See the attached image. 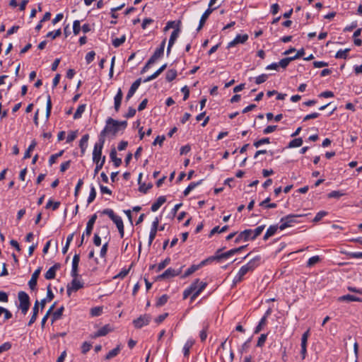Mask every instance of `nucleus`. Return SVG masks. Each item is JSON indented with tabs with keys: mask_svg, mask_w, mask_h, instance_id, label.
Returning a JSON list of instances; mask_svg holds the SVG:
<instances>
[{
	"mask_svg": "<svg viewBox=\"0 0 362 362\" xmlns=\"http://www.w3.org/2000/svg\"><path fill=\"white\" fill-rule=\"evenodd\" d=\"M209 325L206 324L204 325L202 330L199 333V337L202 341H204L207 337V330Z\"/></svg>",
	"mask_w": 362,
	"mask_h": 362,
	"instance_id": "3c124183",
	"label": "nucleus"
},
{
	"mask_svg": "<svg viewBox=\"0 0 362 362\" xmlns=\"http://www.w3.org/2000/svg\"><path fill=\"white\" fill-rule=\"evenodd\" d=\"M61 34H62L61 29H58L55 31L49 32L47 34V37H51L52 39H55L56 37H59L61 35Z\"/></svg>",
	"mask_w": 362,
	"mask_h": 362,
	"instance_id": "bf43d9fd",
	"label": "nucleus"
},
{
	"mask_svg": "<svg viewBox=\"0 0 362 362\" xmlns=\"http://www.w3.org/2000/svg\"><path fill=\"white\" fill-rule=\"evenodd\" d=\"M170 262V258L169 257H167L165 258L163 261H162L161 262H160L158 264V268H157V271L158 272H160L161 271L162 269H163L168 264H169Z\"/></svg>",
	"mask_w": 362,
	"mask_h": 362,
	"instance_id": "603ef678",
	"label": "nucleus"
},
{
	"mask_svg": "<svg viewBox=\"0 0 362 362\" xmlns=\"http://www.w3.org/2000/svg\"><path fill=\"white\" fill-rule=\"evenodd\" d=\"M95 197H96L95 189L94 186L91 185L90 190V194H89V196H88V199H87L88 204H90L91 202H93L94 201V199H95Z\"/></svg>",
	"mask_w": 362,
	"mask_h": 362,
	"instance_id": "a18cd8bd",
	"label": "nucleus"
},
{
	"mask_svg": "<svg viewBox=\"0 0 362 362\" xmlns=\"http://www.w3.org/2000/svg\"><path fill=\"white\" fill-rule=\"evenodd\" d=\"M102 213L103 214L107 215L111 220L116 216L114 211L111 209H105L103 211Z\"/></svg>",
	"mask_w": 362,
	"mask_h": 362,
	"instance_id": "774afa93",
	"label": "nucleus"
},
{
	"mask_svg": "<svg viewBox=\"0 0 362 362\" xmlns=\"http://www.w3.org/2000/svg\"><path fill=\"white\" fill-rule=\"evenodd\" d=\"M177 76V71L175 69H170L166 72L165 78L168 82L173 81Z\"/></svg>",
	"mask_w": 362,
	"mask_h": 362,
	"instance_id": "4c0bfd02",
	"label": "nucleus"
},
{
	"mask_svg": "<svg viewBox=\"0 0 362 362\" xmlns=\"http://www.w3.org/2000/svg\"><path fill=\"white\" fill-rule=\"evenodd\" d=\"M141 82V78H138L136 80L132 85L131 86L127 95H126V100H129L135 93L136 90L139 88L140 84Z\"/></svg>",
	"mask_w": 362,
	"mask_h": 362,
	"instance_id": "6ab92c4d",
	"label": "nucleus"
},
{
	"mask_svg": "<svg viewBox=\"0 0 362 362\" xmlns=\"http://www.w3.org/2000/svg\"><path fill=\"white\" fill-rule=\"evenodd\" d=\"M194 344V341L192 339L187 340V342L183 346V354L185 357L189 356L190 349L192 347Z\"/></svg>",
	"mask_w": 362,
	"mask_h": 362,
	"instance_id": "c85d7f7f",
	"label": "nucleus"
},
{
	"mask_svg": "<svg viewBox=\"0 0 362 362\" xmlns=\"http://www.w3.org/2000/svg\"><path fill=\"white\" fill-rule=\"evenodd\" d=\"M278 228H279V226H278L277 225L270 226L267 230L263 239L266 240L269 237L274 235L276 233Z\"/></svg>",
	"mask_w": 362,
	"mask_h": 362,
	"instance_id": "cd10ccee",
	"label": "nucleus"
},
{
	"mask_svg": "<svg viewBox=\"0 0 362 362\" xmlns=\"http://www.w3.org/2000/svg\"><path fill=\"white\" fill-rule=\"evenodd\" d=\"M89 139V135L88 134H84L79 141V147L81 148V156H83L86 150L88 147V142Z\"/></svg>",
	"mask_w": 362,
	"mask_h": 362,
	"instance_id": "b1692460",
	"label": "nucleus"
},
{
	"mask_svg": "<svg viewBox=\"0 0 362 362\" xmlns=\"http://www.w3.org/2000/svg\"><path fill=\"white\" fill-rule=\"evenodd\" d=\"M249 272H250L245 267V265L242 266L238 274L234 277L233 284L236 285L237 284L241 282L244 279L245 275Z\"/></svg>",
	"mask_w": 362,
	"mask_h": 362,
	"instance_id": "ddd939ff",
	"label": "nucleus"
},
{
	"mask_svg": "<svg viewBox=\"0 0 362 362\" xmlns=\"http://www.w3.org/2000/svg\"><path fill=\"white\" fill-rule=\"evenodd\" d=\"M264 225L257 227L255 230L246 229L240 232L235 240V243H239L240 241H247L249 240H255L257 238L264 230Z\"/></svg>",
	"mask_w": 362,
	"mask_h": 362,
	"instance_id": "f257e3e1",
	"label": "nucleus"
},
{
	"mask_svg": "<svg viewBox=\"0 0 362 362\" xmlns=\"http://www.w3.org/2000/svg\"><path fill=\"white\" fill-rule=\"evenodd\" d=\"M122 97L123 93L122 91V89L119 88L117 90L116 95L114 98V107L116 112H118L119 110Z\"/></svg>",
	"mask_w": 362,
	"mask_h": 362,
	"instance_id": "4be33fe9",
	"label": "nucleus"
},
{
	"mask_svg": "<svg viewBox=\"0 0 362 362\" xmlns=\"http://www.w3.org/2000/svg\"><path fill=\"white\" fill-rule=\"evenodd\" d=\"M83 184V180L82 179H79L78 181V183L75 187V192H74L75 197H76V198L78 197L80 189L82 187Z\"/></svg>",
	"mask_w": 362,
	"mask_h": 362,
	"instance_id": "0e129e2a",
	"label": "nucleus"
},
{
	"mask_svg": "<svg viewBox=\"0 0 362 362\" xmlns=\"http://www.w3.org/2000/svg\"><path fill=\"white\" fill-rule=\"evenodd\" d=\"M96 219H97V215L95 214L88 220V221L86 224V230H85V233L87 236L90 235Z\"/></svg>",
	"mask_w": 362,
	"mask_h": 362,
	"instance_id": "412c9836",
	"label": "nucleus"
},
{
	"mask_svg": "<svg viewBox=\"0 0 362 362\" xmlns=\"http://www.w3.org/2000/svg\"><path fill=\"white\" fill-rule=\"evenodd\" d=\"M168 300V295L166 294H163V296H161L158 299V300L156 301V305L157 307H160L163 305H165L167 301Z\"/></svg>",
	"mask_w": 362,
	"mask_h": 362,
	"instance_id": "49530a36",
	"label": "nucleus"
},
{
	"mask_svg": "<svg viewBox=\"0 0 362 362\" xmlns=\"http://www.w3.org/2000/svg\"><path fill=\"white\" fill-rule=\"evenodd\" d=\"M81 25L80 21L78 20H76L73 23V33L75 35H77L79 34L81 31Z\"/></svg>",
	"mask_w": 362,
	"mask_h": 362,
	"instance_id": "8fccbe9b",
	"label": "nucleus"
},
{
	"mask_svg": "<svg viewBox=\"0 0 362 362\" xmlns=\"http://www.w3.org/2000/svg\"><path fill=\"white\" fill-rule=\"evenodd\" d=\"M341 300L347 301V302H351V301L361 302L362 299H361L360 298L356 297L354 295L347 294V295L341 296Z\"/></svg>",
	"mask_w": 362,
	"mask_h": 362,
	"instance_id": "7c9ffc66",
	"label": "nucleus"
},
{
	"mask_svg": "<svg viewBox=\"0 0 362 362\" xmlns=\"http://www.w3.org/2000/svg\"><path fill=\"white\" fill-rule=\"evenodd\" d=\"M166 202L165 197L160 196L157 200L151 205V209L152 211H156L158 209Z\"/></svg>",
	"mask_w": 362,
	"mask_h": 362,
	"instance_id": "393cba45",
	"label": "nucleus"
},
{
	"mask_svg": "<svg viewBox=\"0 0 362 362\" xmlns=\"http://www.w3.org/2000/svg\"><path fill=\"white\" fill-rule=\"evenodd\" d=\"M38 312H39V302H38V300H36L35 303V305L33 308V315L28 322V326L32 325L35 322L37 317Z\"/></svg>",
	"mask_w": 362,
	"mask_h": 362,
	"instance_id": "a878e982",
	"label": "nucleus"
},
{
	"mask_svg": "<svg viewBox=\"0 0 362 362\" xmlns=\"http://www.w3.org/2000/svg\"><path fill=\"white\" fill-rule=\"evenodd\" d=\"M267 325V320L265 319V317H262L261 320H259V324L257 325V326L255 327V334H257L259 333L262 329L263 327Z\"/></svg>",
	"mask_w": 362,
	"mask_h": 362,
	"instance_id": "c03bdc74",
	"label": "nucleus"
},
{
	"mask_svg": "<svg viewBox=\"0 0 362 362\" xmlns=\"http://www.w3.org/2000/svg\"><path fill=\"white\" fill-rule=\"evenodd\" d=\"M110 157L116 168L119 167L122 164V159L117 157V151L115 148H112L111 150Z\"/></svg>",
	"mask_w": 362,
	"mask_h": 362,
	"instance_id": "bb28decb",
	"label": "nucleus"
},
{
	"mask_svg": "<svg viewBox=\"0 0 362 362\" xmlns=\"http://www.w3.org/2000/svg\"><path fill=\"white\" fill-rule=\"evenodd\" d=\"M52 101L50 95L47 96V107H46V117L48 118L51 114Z\"/></svg>",
	"mask_w": 362,
	"mask_h": 362,
	"instance_id": "6e6d98bb",
	"label": "nucleus"
},
{
	"mask_svg": "<svg viewBox=\"0 0 362 362\" xmlns=\"http://www.w3.org/2000/svg\"><path fill=\"white\" fill-rule=\"evenodd\" d=\"M126 40V36L123 35L119 38H115L112 40V45L115 47H119L120 45H122Z\"/></svg>",
	"mask_w": 362,
	"mask_h": 362,
	"instance_id": "79ce46f5",
	"label": "nucleus"
},
{
	"mask_svg": "<svg viewBox=\"0 0 362 362\" xmlns=\"http://www.w3.org/2000/svg\"><path fill=\"white\" fill-rule=\"evenodd\" d=\"M95 53L94 51H90L88 52L86 55V61L87 64H90V62H92L95 58Z\"/></svg>",
	"mask_w": 362,
	"mask_h": 362,
	"instance_id": "052dcab7",
	"label": "nucleus"
},
{
	"mask_svg": "<svg viewBox=\"0 0 362 362\" xmlns=\"http://www.w3.org/2000/svg\"><path fill=\"white\" fill-rule=\"evenodd\" d=\"M41 272V267L37 268L32 274L31 279L28 281V286L31 290L36 288L37 279Z\"/></svg>",
	"mask_w": 362,
	"mask_h": 362,
	"instance_id": "dca6fc26",
	"label": "nucleus"
},
{
	"mask_svg": "<svg viewBox=\"0 0 362 362\" xmlns=\"http://www.w3.org/2000/svg\"><path fill=\"white\" fill-rule=\"evenodd\" d=\"M180 32V30L177 28L175 29L173 31V33H171V35L170 37L169 42H168V48H167V55L168 56L170 54L171 48L173 46V45L175 44L177 38L178 37Z\"/></svg>",
	"mask_w": 362,
	"mask_h": 362,
	"instance_id": "4468645a",
	"label": "nucleus"
},
{
	"mask_svg": "<svg viewBox=\"0 0 362 362\" xmlns=\"http://www.w3.org/2000/svg\"><path fill=\"white\" fill-rule=\"evenodd\" d=\"M267 334H262L260 335V337H259V339H258V341H257V346H259V347H262L264 344V343H265V341L267 339Z\"/></svg>",
	"mask_w": 362,
	"mask_h": 362,
	"instance_id": "680f3d73",
	"label": "nucleus"
},
{
	"mask_svg": "<svg viewBox=\"0 0 362 362\" xmlns=\"http://www.w3.org/2000/svg\"><path fill=\"white\" fill-rule=\"evenodd\" d=\"M105 142L103 141V139H98V142L95 143L94 145V148L93 151V161H101L102 158V150L103 148Z\"/></svg>",
	"mask_w": 362,
	"mask_h": 362,
	"instance_id": "0eeeda50",
	"label": "nucleus"
},
{
	"mask_svg": "<svg viewBox=\"0 0 362 362\" xmlns=\"http://www.w3.org/2000/svg\"><path fill=\"white\" fill-rule=\"evenodd\" d=\"M261 257L256 256L252 259L249 262L245 264V267L250 272H252L260 264Z\"/></svg>",
	"mask_w": 362,
	"mask_h": 362,
	"instance_id": "f3484780",
	"label": "nucleus"
},
{
	"mask_svg": "<svg viewBox=\"0 0 362 362\" xmlns=\"http://www.w3.org/2000/svg\"><path fill=\"white\" fill-rule=\"evenodd\" d=\"M110 331V329L108 325H105L104 327L99 329L96 332L94 333L93 337H99L105 336Z\"/></svg>",
	"mask_w": 362,
	"mask_h": 362,
	"instance_id": "c756f323",
	"label": "nucleus"
},
{
	"mask_svg": "<svg viewBox=\"0 0 362 362\" xmlns=\"http://www.w3.org/2000/svg\"><path fill=\"white\" fill-rule=\"evenodd\" d=\"M293 60V58H292V57L284 58L281 60H280V62H279V65L281 68L285 69Z\"/></svg>",
	"mask_w": 362,
	"mask_h": 362,
	"instance_id": "de8ad7c7",
	"label": "nucleus"
},
{
	"mask_svg": "<svg viewBox=\"0 0 362 362\" xmlns=\"http://www.w3.org/2000/svg\"><path fill=\"white\" fill-rule=\"evenodd\" d=\"M228 229V226H224L221 228L219 226L214 227L210 232L209 237H211L215 233H221L226 232Z\"/></svg>",
	"mask_w": 362,
	"mask_h": 362,
	"instance_id": "72a5a7b5",
	"label": "nucleus"
},
{
	"mask_svg": "<svg viewBox=\"0 0 362 362\" xmlns=\"http://www.w3.org/2000/svg\"><path fill=\"white\" fill-rule=\"evenodd\" d=\"M182 267H180L177 270H175L173 268H168L162 274L159 275L158 276V279H169L171 277L178 276L182 272Z\"/></svg>",
	"mask_w": 362,
	"mask_h": 362,
	"instance_id": "9b49d317",
	"label": "nucleus"
},
{
	"mask_svg": "<svg viewBox=\"0 0 362 362\" xmlns=\"http://www.w3.org/2000/svg\"><path fill=\"white\" fill-rule=\"evenodd\" d=\"M196 288V284H192L189 288L183 292V299H187L189 296L192 295L193 291Z\"/></svg>",
	"mask_w": 362,
	"mask_h": 362,
	"instance_id": "58836bf2",
	"label": "nucleus"
},
{
	"mask_svg": "<svg viewBox=\"0 0 362 362\" xmlns=\"http://www.w3.org/2000/svg\"><path fill=\"white\" fill-rule=\"evenodd\" d=\"M320 261V257L319 256H313L312 257H310L308 262H307V266L308 267H313L314 266L315 264H317V262H319Z\"/></svg>",
	"mask_w": 362,
	"mask_h": 362,
	"instance_id": "13d9d810",
	"label": "nucleus"
},
{
	"mask_svg": "<svg viewBox=\"0 0 362 362\" xmlns=\"http://www.w3.org/2000/svg\"><path fill=\"white\" fill-rule=\"evenodd\" d=\"M218 6H216L214 7V8H207L204 12V13L202 14V16H201V18H200V21H199V26L197 28V31H199L202 28L203 26L204 25L207 18H209V16H210V14L214 11L216 10Z\"/></svg>",
	"mask_w": 362,
	"mask_h": 362,
	"instance_id": "2eb2a0df",
	"label": "nucleus"
},
{
	"mask_svg": "<svg viewBox=\"0 0 362 362\" xmlns=\"http://www.w3.org/2000/svg\"><path fill=\"white\" fill-rule=\"evenodd\" d=\"M303 144V139L301 138H296L293 140H291L288 147V148H296V147H300Z\"/></svg>",
	"mask_w": 362,
	"mask_h": 362,
	"instance_id": "f704fd0d",
	"label": "nucleus"
},
{
	"mask_svg": "<svg viewBox=\"0 0 362 362\" xmlns=\"http://www.w3.org/2000/svg\"><path fill=\"white\" fill-rule=\"evenodd\" d=\"M119 131V129L118 127L117 120L109 117L106 120L105 128L100 133L99 139H103V141L105 142L106 135L112 134V136H115Z\"/></svg>",
	"mask_w": 362,
	"mask_h": 362,
	"instance_id": "f03ea898",
	"label": "nucleus"
},
{
	"mask_svg": "<svg viewBox=\"0 0 362 362\" xmlns=\"http://www.w3.org/2000/svg\"><path fill=\"white\" fill-rule=\"evenodd\" d=\"M64 310V306H61L59 309H57L56 311L53 312L52 313V322H54L57 320H59V318H61L62 314H63V311Z\"/></svg>",
	"mask_w": 362,
	"mask_h": 362,
	"instance_id": "473e14b6",
	"label": "nucleus"
},
{
	"mask_svg": "<svg viewBox=\"0 0 362 362\" xmlns=\"http://www.w3.org/2000/svg\"><path fill=\"white\" fill-rule=\"evenodd\" d=\"M85 109L86 105H80L74 115V119H76L80 118L83 112L85 111Z\"/></svg>",
	"mask_w": 362,
	"mask_h": 362,
	"instance_id": "ea45409f",
	"label": "nucleus"
},
{
	"mask_svg": "<svg viewBox=\"0 0 362 362\" xmlns=\"http://www.w3.org/2000/svg\"><path fill=\"white\" fill-rule=\"evenodd\" d=\"M166 43V38H165L160 43V47L157 48L153 55L148 59V64H154L163 55L164 49Z\"/></svg>",
	"mask_w": 362,
	"mask_h": 362,
	"instance_id": "423d86ee",
	"label": "nucleus"
},
{
	"mask_svg": "<svg viewBox=\"0 0 362 362\" xmlns=\"http://www.w3.org/2000/svg\"><path fill=\"white\" fill-rule=\"evenodd\" d=\"M245 247V246H240L238 248H235V249H232V250H230L224 253H221L220 255L217 254V255L215 257H213L214 259H226V258H228L229 257L235 255V254H237L239 252H240L241 250H243L244 248ZM221 251V250H218L217 251V253H219V252Z\"/></svg>",
	"mask_w": 362,
	"mask_h": 362,
	"instance_id": "9d476101",
	"label": "nucleus"
},
{
	"mask_svg": "<svg viewBox=\"0 0 362 362\" xmlns=\"http://www.w3.org/2000/svg\"><path fill=\"white\" fill-rule=\"evenodd\" d=\"M248 35H237L236 37L228 44L227 48L236 46L238 44H244L248 40Z\"/></svg>",
	"mask_w": 362,
	"mask_h": 362,
	"instance_id": "f8f14e48",
	"label": "nucleus"
},
{
	"mask_svg": "<svg viewBox=\"0 0 362 362\" xmlns=\"http://www.w3.org/2000/svg\"><path fill=\"white\" fill-rule=\"evenodd\" d=\"M83 287V283L78 279V277H73L70 285L67 286V295L71 296L72 291H77Z\"/></svg>",
	"mask_w": 362,
	"mask_h": 362,
	"instance_id": "6e6552de",
	"label": "nucleus"
},
{
	"mask_svg": "<svg viewBox=\"0 0 362 362\" xmlns=\"http://www.w3.org/2000/svg\"><path fill=\"white\" fill-rule=\"evenodd\" d=\"M61 267L59 263L54 264L52 267H51L47 272L45 274V277L46 279L50 280L55 278L56 272Z\"/></svg>",
	"mask_w": 362,
	"mask_h": 362,
	"instance_id": "a211bd4d",
	"label": "nucleus"
},
{
	"mask_svg": "<svg viewBox=\"0 0 362 362\" xmlns=\"http://www.w3.org/2000/svg\"><path fill=\"white\" fill-rule=\"evenodd\" d=\"M192 284H196V288L193 291L192 295L191 296V302H193L207 286L206 282L201 281L199 279H195Z\"/></svg>",
	"mask_w": 362,
	"mask_h": 362,
	"instance_id": "39448f33",
	"label": "nucleus"
},
{
	"mask_svg": "<svg viewBox=\"0 0 362 362\" xmlns=\"http://www.w3.org/2000/svg\"><path fill=\"white\" fill-rule=\"evenodd\" d=\"M308 336H309V331H307L303 333V334L302 335V337H301V354H302V358L303 359H304L305 358V355H306V346H307V341H308Z\"/></svg>",
	"mask_w": 362,
	"mask_h": 362,
	"instance_id": "aec40b11",
	"label": "nucleus"
},
{
	"mask_svg": "<svg viewBox=\"0 0 362 362\" xmlns=\"http://www.w3.org/2000/svg\"><path fill=\"white\" fill-rule=\"evenodd\" d=\"M151 317L149 315H141L137 319L133 320L134 327L137 329H140L145 325H147L151 322Z\"/></svg>",
	"mask_w": 362,
	"mask_h": 362,
	"instance_id": "1a4fd4ad",
	"label": "nucleus"
},
{
	"mask_svg": "<svg viewBox=\"0 0 362 362\" xmlns=\"http://www.w3.org/2000/svg\"><path fill=\"white\" fill-rule=\"evenodd\" d=\"M4 315V321L12 317V313L5 308L0 306V315Z\"/></svg>",
	"mask_w": 362,
	"mask_h": 362,
	"instance_id": "a19ab883",
	"label": "nucleus"
},
{
	"mask_svg": "<svg viewBox=\"0 0 362 362\" xmlns=\"http://www.w3.org/2000/svg\"><path fill=\"white\" fill-rule=\"evenodd\" d=\"M302 215L289 214L284 217H282L280 220L279 229L283 230L286 228L291 227L295 223H297L296 218L300 217Z\"/></svg>",
	"mask_w": 362,
	"mask_h": 362,
	"instance_id": "20e7f679",
	"label": "nucleus"
},
{
	"mask_svg": "<svg viewBox=\"0 0 362 362\" xmlns=\"http://www.w3.org/2000/svg\"><path fill=\"white\" fill-rule=\"evenodd\" d=\"M59 205H60V202H53L52 199H49L47 202V204L45 206V208L46 209H49V208L52 207V210L54 211V210H57L59 208Z\"/></svg>",
	"mask_w": 362,
	"mask_h": 362,
	"instance_id": "09e8293b",
	"label": "nucleus"
},
{
	"mask_svg": "<svg viewBox=\"0 0 362 362\" xmlns=\"http://www.w3.org/2000/svg\"><path fill=\"white\" fill-rule=\"evenodd\" d=\"M103 308L101 307H95L91 309L90 314L93 316H99L102 313Z\"/></svg>",
	"mask_w": 362,
	"mask_h": 362,
	"instance_id": "69168bd1",
	"label": "nucleus"
},
{
	"mask_svg": "<svg viewBox=\"0 0 362 362\" xmlns=\"http://www.w3.org/2000/svg\"><path fill=\"white\" fill-rule=\"evenodd\" d=\"M120 351V346L118 345L116 348L113 349L110 351L108 352V354L105 356V359L109 360L116 356L118 355V354Z\"/></svg>",
	"mask_w": 362,
	"mask_h": 362,
	"instance_id": "e433bc0d",
	"label": "nucleus"
},
{
	"mask_svg": "<svg viewBox=\"0 0 362 362\" xmlns=\"http://www.w3.org/2000/svg\"><path fill=\"white\" fill-rule=\"evenodd\" d=\"M202 180H199V182H191L188 186L184 190L183 192V194L184 196H187L189 192L194 189L197 186H198L199 185H200L202 183Z\"/></svg>",
	"mask_w": 362,
	"mask_h": 362,
	"instance_id": "2f4dec72",
	"label": "nucleus"
},
{
	"mask_svg": "<svg viewBox=\"0 0 362 362\" xmlns=\"http://www.w3.org/2000/svg\"><path fill=\"white\" fill-rule=\"evenodd\" d=\"M112 221L116 224L117 228L122 226L124 225L122 218L120 216H117V215H116L112 219Z\"/></svg>",
	"mask_w": 362,
	"mask_h": 362,
	"instance_id": "338daca9",
	"label": "nucleus"
},
{
	"mask_svg": "<svg viewBox=\"0 0 362 362\" xmlns=\"http://www.w3.org/2000/svg\"><path fill=\"white\" fill-rule=\"evenodd\" d=\"M268 78V75L263 74L255 78V83L257 84H261L265 82Z\"/></svg>",
	"mask_w": 362,
	"mask_h": 362,
	"instance_id": "4d7b16f0",
	"label": "nucleus"
},
{
	"mask_svg": "<svg viewBox=\"0 0 362 362\" xmlns=\"http://www.w3.org/2000/svg\"><path fill=\"white\" fill-rule=\"evenodd\" d=\"M327 212L325 211H319L315 216L313 221L314 222H318L320 221L324 216L327 215Z\"/></svg>",
	"mask_w": 362,
	"mask_h": 362,
	"instance_id": "e2e57ef3",
	"label": "nucleus"
},
{
	"mask_svg": "<svg viewBox=\"0 0 362 362\" xmlns=\"http://www.w3.org/2000/svg\"><path fill=\"white\" fill-rule=\"evenodd\" d=\"M37 145V143L35 140H33L31 144H30V146H28V149L26 150V151L24 153V156H23V158L24 159H27L28 158L30 157V152L33 151L34 150V148H35Z\"/></svg>",
	"mask_w": 362,
	"mask_h": 362,
	"instance_id": "c9c22d12",
	"label": "nucleus"
},
{
	"mask_svg": "<svg viewBox=\"0 0 362 362\" xmlns=\"http://www.w3.org/2000/svg\"><path fill=\"white\" fill-rule=\"evenodd\" d=\"M206 262V260H204L199 264H197V265L193 264V265H192L189 268H188L185 271V272L182 275V278H186V277L189 276V275H191L192 274H193L194 272H196L197 269H199L201 267L204 265Z\"/></svg>",
	"mask_w": 362,
	"mask_h": 362,
	"instance_id": "5701e85b",
	"label": "nucleus"
},
{
	"mask_svg": "<svg viewBox=\"0 0 362 362\" xmlns=\"http://www.w3.org/2000/svg\"><path fill=\"white\" fill-rule=\"evenodd\" d=\"M18 298L20 302L18 308L23 315H25L30 305L29 296L24 291H20L18 294Z\"/></svg>",
	"mask_w": 362,
	"mask_h": 362,
	"instance_id": "7ed1b4c3",
	"label": "nucleus"
},
{
	"mask_svg": "<svg viewBox=\"0 0 362 362\" xmlns=\"http://www.w3.org/2000/svg\"><path fill=\"white\" fill-rule=\"evenodd\" d=\"M269 143H270L269 138H263L258 141H255L253 145L256 148H259L262 144H267Z\"/></svg>",
	"mask_w": 362,
	"mask_h": 362,
	"instance_id": "864d4df0",
	"label": "nucleus"
},
{
	"mask_svg": "<svg viewBox=\"0 0 362 362\" xmlns=\"http://www.w3.org/2000/svg\"><path fill=\"white\" fill-rule=\"evenodd\" d=\"M105 161V156H103L101 161H93L95 163L94 174L96 175L102 169Z\"/></svg>",
	"mask_w": 362,
	"mask_h": 362,
	"instance_id": "37998d69",
	"label": "nucleus"
},
{
	"mask_svg": "<svg viewBox=\"0 0 362 362\" xmlns=\"http://www.w3.org/2000/svg\"><path fill=\"white\" fill-rule=\"evenodd\" d=\"M71 276L72 277H78V264H72Z\"/></svg>",
	"mask_w": 362,
	"mask_h": 362,
	"instance_id": "5fc2aeb1",
	"label": "nucleus"
}]
</instances>
